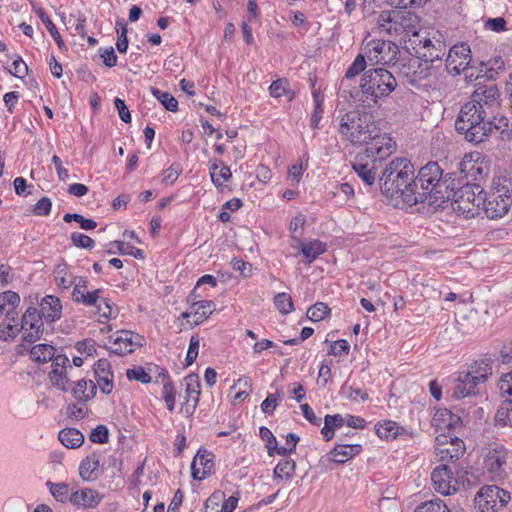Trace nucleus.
Returning a JSON list of instances; mask_svg holds the SVG:
<instances>
[{
    "label": "nucleus",
    "instance_id": "11",
    "mask_svg": "<svg viewBox=\"0 0 512 512\" xmlns=\"http://www.w3.org/2000/svg\"><path fill=\"white\" fill-rule=\"evenodd\" d=\"M20 330L23 332V341L34 343L40 340L44 333L43 318L36 307H28L24 312L19 323Z\"/></svg>",
    "mask_w": 512,
    "mask_h": 512
},
{
    "label": "nucleus",
    "instance_id": "9",
    "mask_svg": "<svg viewBox=\"0 0 512 512\" xmlns=\"http://www.w3.org/2000/svg\"><path fill=\"white\" fill-rule=\"evenodd\" d=\"M380 27L387 32L394 30L398 32L399 28L407 33H412L415 37H419L416 32V26L419 22L418 16L410 11L394 10L383 11L379 17Z\"/></svg>",
    "mask_w": 512,
    "mask_h": 512
},
{
    "label": "nucleus",
    "instance_id": "54",
    "mask_svg": "<svg viewBox=\"0 0 512 512\" xmlns=\"http://www.w3.org/2000/svg\"><path fill=\"white\" fill-rule=\"evenodd\" d=\"M89 439L93 443L105 444L109 440V431L105 425H98L92 429Z\"/></svg>",
    "mask_w": 512,
    "mask_h": 512
},
{
    "label": "nucleus",
    "instance_id": "51",
    "mask_svg": "<svg viewBox=\"0 0 512 512\" xmlns=\"http://www.w3.org/2000/svg\"><path fill=\"white\" fill-rule=\"evenodd\" d=\"M498 388L505 400H512V370L502 375L498 382Z\"/></svg>",
    "mask_w": 512,
    "mask_h": 512
},
{
    "label": "nucleus",
    "instance_id": "6",
    "mask_svg": "<svg viewBox=\"0 0 512 512\" xmlns=\"http://www.w3.org/2000/svg\"><path fill=\"white\" fill-rule=\"evenodd\" d=\"M508 127V119L505 116L483 117V120L473 121L464 127L456 128L464 139L473 144L485 142L495 131H504Z\"/></svg>",
    "mask_w": 512,
    "mask_h": 512
},
{
    "label": "nucleus",
    "instance_id": "35",
    "mask_svg": "<svg viewBox=\"0 0 512 512\" xmlns=\"http://www.w3.org/2000/svg\"><path fill=\"white\" fill-rule=\"evenodd\" d=\"M17 316H12L10 319H4L0 324V340L12 341L21 332L19 323L16 321Z\"/></svg>",
    "mask_w": 512,
    "mask_h": 512
},
{
    "label": "nucleus",
    "instance_id": "34",
    "mask_svg": "<svg viewBox=\"0 0 512 512\" xmlns=\"http://www.w3.org/2000/svg\"><path fill=\"white\" fill-rule=\"evenodd\" d=\"M34 11L35 13L39 16V18L41 19L42 23L45 25V27L47 28V30L49 31V33L51 34L52 38L54 39V41L56 42L57 46L59 47L60 50H66V45L60 35V33L58 32L55 24L52 22V20L49 18V16L45 13V11L42 9V8H35L34 7Z\"/></svg>",
    "mask_w": 512,
    "mask_h": 512
},
{
    "label": "nucleus",
    "instance_id": "10",
    "mask_svg": "<svg viewBox=\"0 0 512 512\" xmlns=\"http://www.w3.org/2000/svg\"><path fill=\"white\" fill-rule=\"evenodd\" d=\"M365 56L372 64H391L397 60L399 47L386 40H371L364 48Z\"/></svg>",
    "mask_w": 512,
    "mask_h": 512
},
{
    "label": "nucleus",
    "instance_id": "52",
    "mask_svg": "<svg viewBox=\"0 0 512 512\" xmlns=\"http://www.w3.org/2000/svg\"><path fill=\"white\" fill-rule=\"evenodd\" d=\"M102 290L96 289L92 292H84L77 298H75L73 301L77 303H82L85 306H95L97 301L101 299Z\"/></svg>",
    "mask_w": 512,
    "mask_h": 512
},
{
    "label": "nucleus",
    "instance_id": "50",
    "mask_svg": "<svg viewBox=\"0 0 512 512\" xmlns=\"http://www.w3.org/2000/svg\"><path fill=\"white\" fill-rule=\"evenodd\" d=\"M111 245L115 246L117 251L122 255L128 254L136 259H144V252L141 249L125 244L123 241H114Z\"/></svg>",
    "mask_w": 512,
    "mask_h": 512
},
{
    "label": "nucleus",
    "instance_id": "18",
    "mask_svg": "<svg viewBox=\"0 0 512 512\" xmlns=\"http://www.w3.org/2000/svg\"><path fill=\"white\" fill-rule=\"evenodd\" d=\"M431 480L434 488L442 495H451L456 492L453 482V472L451 468L445 464L436 467L431 473Z\"/></svg>",
    "mask_w": 512,
    "mask_h": 512
},
{
    "label": "nucleus",
    "instance_id": "63",
    "mask_svg": "<svg viewBox=\"0 0 512 512\" xmlns=\"http://www.w3.org/2000/svg\"><path fill=\"white\" fill-rule=\"evenodd\" d=\"M114 104L121 120L125 123L131 122V114L125 102L120 98H115Z\"/></svg>",
    "mask_w": 512,
    "mask_h": 512
},
{
    "label": "nucleus",
    "instance_id": "57",
    "mask_svg": "<svg viewBox=\"0 0 512 512\" xmlns=\"http://www.w3.org/2000/svg\"><path fill=\"white\" fill-rule=\"evenodd\" d=\"M126 376L129 380H136L144 384L151 382V376L140 366L127 369Z\"/></svg>",
    "mask_w": 512,
    "mask_h": 512
},
{
    "label": "nucleus",
    "instance_id": "53",
    "mask_svg": "<svg viewBox=\"0 0 512 512\" xmlns=\"http://www.w3.org/2000/svg\"><path fill=\"white\" fill-rule=\"evenodd\" d=\"M259 435L261 439L266 442L268 455L272 456L277 444L276 437L273 435L269 428L264 426L260 427Z\"/></svg>",
    "mask_w": 512,
    "mask_h": 512
},
{
    "label": "nucleus",
    "instance_id": "38",
    "mask_svg": "<svg viewBox=\"0 0 512 512\" xmlns=\"http://www.w3.org/2000/svg\"><path fill=\"white\" fill-rule=\"evenodd\" d=\"M159 376L163 377L164 384L162 390V397L167 405V408L170 412H172L175 408V397L176 391L174 389V385L170 380V377L167 372H162Z\"/></svg>",
    "mask_w": 512,
    "mask_h": 512
},
{
    "label": "nucleus",
    "instance_id": "12",
    "mask_svg": "<svg viewBox=\"0 0 512 512\" xmlns=\"http://www.w3.org/2000/svg\"><path fill=\"white\" fill-rule=\"evenodd\" d=\"M112 346L110 351L116 355H125L134 352L136 347L145 345V338L129 330H121L110 336Z\"/></svg>",
    "mask_w": 512,
    "mask_h": 512
},
{
    "label": "nucleus",
    "instance_id": "56",
    "mask_svg": "<svg viewBox=\"0 0 512 512\" xmlns=\"http://www.w3.org/2000/svg\"><path fill=\"white\" fill-rule=\"evenodd\" d=\"M281 395V392L278 391L274 394H269L267 398L261 403L262 411L268 415H271L278 406V403L281 400Z\"/></svg>",
    "mask_w": 512,
    "mask_h": 512
},
{
    "label": "nucleus",
    "instance_id": "39",
    "mask_svg": "<svg viewBox=\"0 0 512 512\" xmlns=\"http://www.w3.org/2000/svg\"><path fill=\"white\" fill-rule=\"evenodd\" d=\"M495 423L500 426L512 427V400H504L495 414Z\"/></svg>",
    "mask_w": 512,
    "mask_h": 512
},
{
    "label": "nucleus",
    "instance_id": "29",
    "mask_svg": "<svg viewBox=\"0 0 512 512\" xmlns=\"http://www.w3.org/2000/svg\"><path fill=\"white\" fill-rule=\"evenodd\" d=\"M360 451L361 446L358 444H341L332 449L329 456L331 461L342 464L358 455Z\"/></svg>",
    "mask_w": 512,
    "mask_h": 512
},
{
    "label": "nucleus",
    "instance_id": "46",
    "mask_svg": "<svg viewBox=\"0 0 512 512\" xmlns=\"http://www.w3.org/2000/svg\"><path fill=\"white\" fill-rule=\"evenodd\" d=\"M275 307L282 314H289L294 310V303L291 296L285 292L278 293L273 299Z\"/></svg>",
    "mask_w": 512,
    "mask_h": 512
},
{
    "label": "nucleus",
    "instance_id": "1",
    "mask_svg": "<svg viewBox=\"0 0 512 512\" xmlns=\"http://www.w3.org/2000/svg\"><path fill=\"white\" fill-rule=\"evenodd\" d=\"M372 115L359 110L344 114L340 120L339 132L353 145H365L367 158L384 160L393 152L392 139L380 133Z\"/></svg>",
    "mask_w": 512,
    "mask_h": 512
},
{
    "label": "nucleus",
    "instance_id": "43",
    "mask_svg": "<svg viewBox=\"0 0 512 512\" xmlns=\"http://www.w3.org/2000/svg\"><path fill=\"white\" fill-rule=\"evenodd\" d=\"M151 92L153 96L165 107V109L171 112H176L178 110V101L169 92L161 91L155 87H151Z\"/></svg>",
    "mask_w": 512,
    "mask_h": 512
},
{
    "label": "nucleus",
    "instance_id": "60",
    "mask_svg": "<svg viewBox=\"0 0 512 512\" xmlns=\"http://www.w3.org/2000/svg\"><path fill=\"white\" fill-rule=\"evenodd\" d=\"M313 96L315 101V108L311 116V127L313 129H317L323 113L322 99L319 98L317 93H314Z\"/></svg>",
    "mask_w": 512,
    "mask_h": 512
},
{
    "label": "nucleus",
    "instance_id": "20",
    "mask_svg": "<svg viewBox=\"0 0 512 512\" xmlns=\"http://www.w3.org/2000/svg\"><path fill=\"white\" fill-rule=\"evenodd\" d=\"M214 466L212 455L207 450H199L194 457L191 465V474L193 479L202 480L208 474Z\"/></svg>",
    "mask_w": 512,
    "mask_h": 512
},
{
    "label": "nucleus",
    "instance_id": "36",
    "mask_svg": "<svg viewBox=\"0 0 512 512\" xmlns=\"http://www.w3.org/2000/svg\"><path fill=\"white\" fill-rule=\"evenodd\" d=\"M296 469V462L290 458H284L278 462L274 468V480L286 479L289 480L293 477Z\"/></svg>",
    "mask_w": 512,
    "mask_h": 512
},
{
    "label": "nucleus",
    "instance_id": "37",
    "mask_svg": "<svg viewBox=\"0 0 512 512\" xmlns=\"http://www.w3.org/2000/svg\"><path fill=\"white\" fill-rule=\"evenodd\" d=\"M187 402L198 404L200 396V381L197 374H189L185 378Z\"/></svg>",
    "mask_w": 512,
    "mask_h": 512
},
{
    "label": "nucleus",
    "instance_id": "44",
    "mask_svg": "<svg viewBox=\"0 0 512 512\" xmlns=\"http://www.w3.org/2000/svg\"><path fill=\"white\" fill-rule=\"evenodd\" d=\"M473 368H475L473 372L475 374H473V377L478 383H484L488 377L492 375V366L489 359L475 362V366Z\"/></svg>",
    "mask_w": 512,
    "mask_h": 512
},
{
    "label": "nucleus",
    "instance_id": "15",
    "mask_svg": "<svg viewBox=\"0 0 512 512\" xmlns=\"http://www.w3.org/2000/svg\"><path fill=\"white\" fill-rule=\"evenodd\" d=\"M51 371L48 378L52 386L58 388L62 392L69 390L70 376L69 372L73 369L70 365L69 358L64 354H58L52 360Z\"/></svg>",
    "mask_w": 512,
    "mask_h": 512
},
{
    "label": "nucleus",
    "instance_id": "45",
    "mask_svg": "<svg viewBox=\"0 0 512 512\" xmlns=\"http://www.w3.org/2000/svg\"><path fill=\"white\" fill-rule=\"evenodd\" d=\"M46 485L49 487L52 496L59 502L65 503L69 500V485L66 483H53L48 481Z\"/></svg>",
    "mask_w": 512,
    "mask_h": 512
},
{
    "label": "nucleus",
    "instance_id": "59",
    "mask_svg": "<svg viewBox=\"0 0 512 512\" xmlns=\"http://www.w3.org/2000/svg\"><path fill=\"white\" fill-rule=\"evenodd\" d=\"M0 303L6 304L9 308L15 311V308L20 303V296L14 291H5L0 294Z\"/></svg>",
    "mask_w": 512,
    "mask_h": 512
},
{
    "label": "nucleus",
    "instance_id": "19",
    "mask_svg": "<svg viewBox=\"0 0 512 512\" xmlns=\"http://www.w3.org/2000/svg\"><path fill=\"white\" fill-rule=\"evenodd\" d=\"M483 117H489L488 112H486L479 105L477 106L475 103H472L470 100L462 105L456 121H455V129L459 127L467 126L468 124H472L473 121L483 120Z\"/></svg>",
    "mask_w": 512,
    "mask_h": 512
},
{
    "label": "nucleus",
    "instance_id": "26",
    "mask_svg": "<svg viewBox=\"0 0 512 512\" xmlns=\"http://www.w3.org/2000/svg\"><path fill=\"white\" fill-rule=\"evenodd\" d=\"M99 457L97 453H92L81 461L79 475L84 481H94L101 475Z\"/></svg>",
    "mask_w": 512,
    "mask_h": 512
},
{
    "label": "nucleus",
    "instance_id": "13",
    "mask_svg": "<svg viewBox=\"0 0 512 512\" xmlns=\"http://www.w3.org/2000/svg\"><path fill=\"white\" fill-rule=\"evenodd\" d=\"M471 50L466 43H459L450 48L446 58V69L452 75H459L465 70H469L471 63Z\"/></svg>",
    "mask_w": 512,
    "mask_h": 512
},
{
    "label": "nucleus",
    "instance_id": "17",
    "mask_svg": "<svg viewBox=\"0 0 512 512\" xmlns=\"http://www.w3.org/2000/svg\"><path fill=\"white\" fill-rule=\"evenodd\" d=\"M496 191L489 197L485 196V203L482 207L485 214L490 219L501 218L506 215L510 207L511 195L508 193L498 192V185L495 187Z\"/></svg>",
    "mask_w": 512,
    "mask_h": 512
},
{
    "label": "nucleus",
    "instance_id": "22",
    "mask_svg": "<svg viewBox=\"0 0 512 512\" xmlns=\"http://www.w3.org/2000/svg\"><path fill=\"white\" fill-rule=\"evenodd\" d=\"M94 372L102 393L110 394L114 386L110 362L107 359H99L94 365Z\"/></svg>",
    "mask_w": 512,
    "mask_h": 512
},
{
    "label": "nucleus",
    "instance_id": "28",
    "mask_svg": "<svg viewBox=\"0 0 512 512\" xmlns=\"http://www.w3.org/2000/svg\"><path fill=\"white\" fill-rule=\"evenodd\" d=\"M507 452L502 445L495 444L490 447L485 455L484 463L486 468L493 473H497L504 464H506Z\"/></svg>",
    "mask_w": 512,
    "mask_h": 512
},
{
    "label": "nucleus",
    "instance_id": "41",
    "mask_svg": "<svg viewBox=\"0 0 512 512\" xmlns=\"http://www.w3.org/2000/svg\"><path fill=\"white\" fill-rule=\"evenodd\" d=\"M325 251L326 245L318 240L305 244L301 248V252L303 256L307 258L308 263L314 261L319 255H321Z\"/></svg>",
    "mask_w": 512,
    "mask_h": 512
},
{
    "label": "nucleus",
    "instance_id": "49",
    "mask_svg": "<svg viewBox=\"0 0 512 512\" xmlns=\"http://www.w3.org/2000/svg\"><path fill=\"white\" fill-rule=\"evenodd\" d=\"M415 512H449V510L442 500L434 499L419 504Z\"/></svg>",
    "mask_w": 512,
    "mask_h": 512
},
{
    "label": "nucleus",
    "instance_id": "21",
    "mask_svg": "<svg viewBox=\"0 0 512 512\" xmlns=\"http://www.w3.org/2000/svg\"><path fill=\"white\" fill-rule=\"evenodd\" d=\"M478 384L473 377V373H460L456 379L452 396L456 399H462L467 396L476 395L478 393Z\"/></svg>",
    "mask_w": 512,
    "mask_h": 512
},
{
    "label": "nucleus",
    "instance_id": "61",
    "mask_svg": "<svg viewBox=\"0 0 512 512\" xmlns=\"http://www.w3.org/2000/svg\"><path fill=\"white\" fill-rule=\"evenodd\" d=\"M349 350H350L349 343L344 339H340V340L334 341L331 344L329 354H332L334 356H342V355H347L349 353Z\"/></svg>",
    "mask_w": 512,
    "mask_h": 512
},
{
    "label": "nucleus",
    "instance_id": "3",
    "mask_svg": "<svg viewBox=\"0 0 512 512\" xmlns=\"http://www.w3.org/2000/svg\"><path fill=\"white\" fill-rule=\"evenodd\" d=\"M414 172V165L407 158L392 160L386 165L379 178L381 192L388 198H400Z\"/></svg>",
    "mask_w": 512,
    "mask_h": 512
},
{
    "label": "nucleus",
    "instance_id": "24",
    "mask_svg": "<svg viewBox=\"0 0 512 512\" xmlns=\"http://www.w3.org/2000/svg\"><path fill=\"white\" fill-rule=\"evenodd\" d=\"M362 156L358 154L356 161L352 164V168L357 176L362 180L366 187H372L375 185L378 174L376 172V162L378 160L371 159V165L369 163H362L360 160Z\"/></svg>",
    "mask_w": 512,
    "mask_h": 512
},
{
    "label": "nucleus",
    "instance_id": "2",
    "mask_svg": "<svg viewBox=\"0 0 512 512\" xmlns=\"http://www.w3.org/2000/svg\"><path fill=\"white\" fill-rule=\"evenodd\" d=\"M396 86L397 81L391 72L384 68H374L364 73L360 89L351 97L361 101L364 107L371 108L378 105L379 99L393 92Z\"/></svg>",
    "mask_w": 512,
    "mask_h": 512
},
{
    "label": "nucleus",
    "instance_id": "7",
    "mask_svg": "<svg viewBox=\"0 0 512 512\" xmlns=\"http://www.w3.org/2000/svg\"><path fill=\"white\" fill-rule=\"evenodd\" d=\"M417 59L420 60L418 67L420 68V77H428L431 75L433 63L442 60V56L446 53V45L440 39L423 38L419 40L418 47L415 48Z\"/></svg>",
    "mask_w": 512,
    "mask_h": 512
},
{
    "label": "nucleus",
    "instance_id": "40",
    "mask_svg": "<svg viewBox=\"0 0 512 512\" xmlns=\"http://www.w3.org/2000/svg\"><path fill=\"white\" fill-rule=\"evenodd\" d=\"M215 310L213 301L199 300L198 305L194 309V324L198 325L207 319Z\"/></svg>",
    "mask_w": 512,
    "mask_h": 512
},
{
    "label": "nucleus",
    "instance_id": "14",
    "mask_svg": "<svg viewBox=\"0 0 512 512\" xmlns=\"http://www.w3.org/2000/svg\"><path fill=\"white\" fill-rule=\"evenodd\" d=\"M435 441L437 443L436 456L439 461L454 462L465 452L464 442L458 437L438 435Z\"/></svg>",
    "mask_w": 512,
    "mask_h": 512
},
{
    "label": "nucleus",
    "instance_id": "8",
    "mask_svg": "<svg viewBox=\"0 0 512 512\" xmlns=\"http://www.w3.org/2000/svg\"><path fill=\"white\" fill-rule=\"evenodd\" d=\"M510 501V492L497 485L481 487L474 497V504L480 512H498Z\"/></svg>",
    "mask_w": 512,
    "mask_h": 512
},
{
    "label": "nucleus",
    "instance_id": "4",
    "mask_svg": "<svg viewBox=\"0 0 512 512\" xmlns=\"http://www.w3.org/2000/svg\"><path fill=\"white\" fill-rule=\"evenodd\" d=\"M451 191L449 190V198H444V202L451 201L453 211L465 218L474 217L485 203V192L478 184L465 183L457 192Z\"/></svg>",
    "mask_w": 512,
    "mask_h": 512
},
{
    "label": "nucleus",
    "instance_id": "55",
    "mask_svg": "<svg viewBox=\"0 0 512 512\" xmlns=\"http://www.w3.org/2000/svg\"><path fill=\"white\" fill-rule=\"evenodd\" d=\"M73 245L79 248L92 249L95 246L94 240L86 234L74 232L71 234Z\"/></svg>",
    "mask_w": 512,
    "mask_h": 512
},
{
    "label": "nucleus",
    "instance_id": "25",
    "mask_svg": "<svg viewBox=\"0 0 512 512\" xmlns=\"http://www.w3.org/2000/svg\"><path fill=\"white\" fill-rule=\"evenodd\" d=\"M408 181V187H405L400 198L409 206L425 202L429 198V194L424 193L422 195L423 190L421 191L420 182L418 181V174L415 176L414 172L411 180Z\"/></svg>",
    "mask_w": 512,
    "mask_h": 512
},
{
    "label": "nucleus",
    "instance_id": "31",
    "mask_svg": "<svg viewBox=\"0 0 512 512\" xmlns=\"http://www.w3.org/2000/svg\"><path fill=\"white\" fill-rule=\"evenodd\" d=\"M459 423L460 417L448 409H438L432 418V425L439 429L454 428Z\"/></svg>",
    "mask_w": 512,
    "mask_h": 512
},
{
    "label": "nucleus",
    "instance_id": "64",
    "mask_svg": "<svg viewBox=\"0 0 512 512\" xmlns=\"http://www.w3.org/2000/svg\"><path fill=\"white\" fill-rule=\"evenodd\" d=\"M76 349L81 354H87L88 356H91L96 351L95 342L91 339L79 341L76 343Z\"/></svg>",
    "mask_w": 512,
    "mask_h": 512
},
{
    "label": "nucleus",
    "instance_id": "47",
    "mask_svg": "<svg viewBox=\"0 0 512 512\" xmlns=\"http://www.w3.org/2000/svg\"><path fill=\"white\" fill-rule=\"evenodd\" d=\"M365 55L358 54L353 63L348 67L342 84L345 80L352 79L363 72L366 68Z\"/></svg>",
    "mask_w": 512,
    "mask_h": 512
},
{
    "label": "nucleus",
    "instance_id": "58",
    "mask_svg": "<svg viewBox=\"0 0 512 512\" xmlns=\"http://www.w3.org/2000/svg\"><path fill=\"white\" fill-rule=\"evenodd\" d=\"M52 202L48 197H42L38 202L34 205L32 212L37 216H48L51 212Z\"/></svg>",
    "mask_w": 512,
    "mask_h": 512
},
{
    "label": "nucleus",
    "instance_id": "5",
    "mask_svg": "<svg viewBox=\"0 0 512 512\" xmlns=\"http://www.w3.org/2000/svg\"><path fill=\"white\" fill-rule=\"evenodd\" d=\"M450 177H443V170L437 162L430 161L418 171V181L420 182L422 195L429 194L430 203L444 202V198H449L447 191Z\"/></svg>",
    "mask_w": 512,
    "mask_h": 512
},
{
    "label": "nucleus",
    "instance_id": "27",
    "mask_svg": "<svg viewBox=\"0 0 512 512\" xmlns=\"http://www.w3.org/2000/svg\"><path fill=\"white\" fill-rule=\"evenodd\" d=\"M101 495L91 488H84L71 494L69 501L75 506L95 508L101 501Z\"/></svg>",
    "mask_w": 512,
    "mask_h": 512
},
{
    "label": "nucleus",
    "instance_id": "23",
    "mask_svg": "<svg viewBox=\"0 0 512 512\" xmlns=\"http://www.w3.org/2000/svg\"><path fill=\"white\" fill-rule=\"evenodd\" d=\"M40 315L46 322L54 323L62 316V305L59 298L47 295L40 302Z\"/></svg>",
    "mask_w": 512,
    "mask_h": 512
},
{
    "label": "nucleus",
    "instance_id": "42",
    "mask_svg": "<svg viewBox=\"0 0 512 512\" xmlns=\"http://www.w3.org/2000/svg\"><path fill=\"white\" fill-rule=\"evenodd\" d=\"M375 430L381 439H394L398 434V425L394 421L386 420L383 423H377Z\"/></svg>",
    "mask_w": 512,
    "mask_h": 512
},
{
    "label": "nucleus",
    "instance_id": "48",
    "mask_svg": "<svg viewBox=\"0 0 512 512\" xmlns=\"http://www.w3.org/2000/svg\"><path fill=\"white\" fill-rule=\"evenodd\" d=\"M330 313V308L323 302H317L307 310V317L313 322L324 319Z\"/></svg>",
    "mask_w": 512,
    "mask_h": 512
},
{
    "label": "nucleus",
    "instance_id": "16",
    "mask_svg": "<svg viewBox=\"0 0 512 512\" xmlns=\"http://www.w3.org/2000/svg\"><path fill=\"white\" fill-rule=\"evenodd\" d=\"M499 89L495 84L479 86L471 95L470 101L481 106L489 116H495L494 111L499 106Z\"/></svg>",
    "mask_w": 512,
    "mask_h": 512
},
{
    "label": "nucleus",
    "instance_id": "62",
    "mask_svg": "<svg viewBox=\"0 0 512 512\" xmlns=\"http://www.w3.org/2000/svg\"><path fill=\"white\" fill-rule=\"evenodd\" d=\"M9 73L17 78H23L28 74V66L22 60L20 56L17 57L12 63V69H9Z\"/></svg>",
    "mask_w": 512,
    "mask_h": 512
},
{
    "label": "nucleus",
    "instance_id": "30",
    "mask_svg": "<svg viewBox=\"0 0 512 512\" xmlns=\"http://www.w3.org/2000/svg\"><path fill=\"white\" fill-rule=\"evenodd\" d=\"M210 176L216 187L222 186L223 182H227L232 177V173L228 166L223 165L218 159L210 160Z\"/></svg>",
    "mask_w": 512,
    "mask_h": 512
},
{
    "label": "nucleus",
    "instance_id": "33",
    "mask_svg": "<svg viewBox=\"0 0 512 512\" xmlns=\"http://www.w3.org/2000/svg\"><path fill=\"white\" fill-rule=\"evenodd\" d=\"M55 347L49 344H37L30 350V357L37 363H46L52 361L55 355Z\"/></svg>",
    "mask_w": 512,
    "mask_h": 512
},
{
    "label": "nucleus",
    "instance_id": "32",
    "mask_svg": "<svg viewBox=\"0 0 512 512\" xmlns=\"http://www.w3.org/2000/svg\"><path fill=\"white\" fill-rule=\"evenodd\" d=\"M59 441L67 448L75 449L84 442V435L75 428H64L59 432Z\"/></svg>",
    "mask_w": 512,
    "mask_h": 512
}]
</instances>
